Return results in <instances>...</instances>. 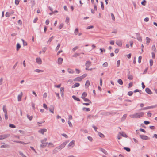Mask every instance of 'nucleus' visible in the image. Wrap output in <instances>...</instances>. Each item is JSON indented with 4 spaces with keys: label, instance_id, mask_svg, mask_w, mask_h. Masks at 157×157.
Instances as JSON below:
<instances>
[{
    "label": "nucleus",
    "instance_id": "obj_19",
    "mask_svg": "<svg viewBox=\"0 0 157 157\" xmlns=\"http://www.w3.org/2000/svg\"><path fill=\"white\" fill-rule=\"evenodd\" d=\"M100 150L102 152L104 153L105 155H108V153L105 149L102 148H100Z\"/></svg>",
    "mask_w": 157,
    "mask_h": 157
},
{
    "label": "nucleus",
    "instance_id": "obj_16",
    "mask_svg": "<svg viewBox=\"0 0 157 157\" xmlns=\"http://www.w3.org/2000/svg\"><path fill=\"white\" fill-rule=\"evenodd\" d=\"M87 96V94L86 92H84L82 93L81 96V98L83 99H84Z\"/></svg>",
    "mask_w": 157,
    "mask_h": 157
},
{
    "label": "nucleus",
    "instance_id": "obj_4",
    "mask_svg": "<svg viewBox=\"0 0 157 157\" xmlns=\"http://www.w3.org/2000/svg\"><path fill=\"white\" fill-rule=\"evenodd\" d=\"M140 137L142 139L144 140H147L149 139V137L146 135H140Z\"/></svg>",
    "mask_w": 157,
    "mask_h": 157
},
{
    "label": "nucleus",
    "instance_id": "obj_24",
    "mask_svg": "<svg viewBox=\"0 0 157 157\" xmlns=\"http://www.w3.org/2000/svg\"><path fill=\"white\" fill-rule=\"evenodd\" d=\"M82 110L83 111L88 112L90 111V108H88L84 107L82 108Z\"/></svg>",
    "mask_w": 157,
    "mask_h": 157
},
{
    "label": "nucleus",
    "instance_id": "obj_9",
    "mask_svg": "<svg viewBox=\"0 0 157 157\" xmlns=\"http://www.w3.org/2000/svg\"><path fill=\"white\" fill-rule=\"evenodd\" d=\"M36 63L39 64H40L42 63V60L40 58H37L36 59Z\"/></svg>",
    "mask_w": 157,
    "mask_h": 157
},
{
    "label": "nucleus",
    "instance_id": "obj_60",
    "mask_svg": "<svg viewBox=\"0 0 157 157\" xmlns=\"http://www.w3.org/2000/svg\"><path fill=\"white\" fill-rule=\"evenodd\" d=\"M100 50L101 51V53H103V51L105 52V49L103 48H100Z\"/></svg>",
    "mask_w": 157,
    "mask_h": 157
},
{
    "label": "nucleus",
    "instance_id": "obj_41",
    "mask_svg": "<svg viewBox=\"0 0 157 157\" xmlns=\"http://www.w3.org/2000/svg\"><path fill=\"white\" fill-rule=\"evenodd\" d=\"M21 0H15V3L16 5H17L19 4V2Z\"/></svg>",
    "mask_w": 157,
    "mask_h": 157
},
{
    "label": "nucleus",
    "instance_id": "obj_42",
    "mask_svg": "<svg viewBox=\"0 0 157 157\" xmlns=\"http://www.w3.org/2000/svg\"><path fill=\"white\" fill-rule=\"evenodd\" d=\"M146 1L145 0H143L141 2V4L143 6H145L146 4Z\"/></svg>",
    "mask_w": 157,
    "mask_h": 157
},
{
    "label": "nucleus",
    "instance_id": "obj_29",
    "mask_svg": "<svg viewBox=\"0 0 157 157\" xmlns=\"http://www.w3.org/2000/svg\"><path fill=\"white\" fill-rule=\"evenodd\" d=\"M124 149L126 150L127 152H129L130 151L131 149L129 148L124 147Z\"/></svg>",
    "mask_w": 157,
    "mask_h": 157
},
{
    "label": "nucleus",
    "instance_id": "obj_53",
    "mask_svg": "<svg viewBox=\"0 0 157 157\" xmlns=\"http://www.w3.org/2000/svg\"><path fill=\"white\" fill-rule=\"evenodd\" d=\"M152 50L154 51H156V49L155 45H153L152 47Z\"/></svg>",
    "mask_w": 157,
    "mask_h": 157
},
{
    "label": "nucleus",
    "instance_id": "obj_50",
    "mask_svg": "<svg viewBox=\"0 0 157 157\" xmlns=\"http://www.w3.org/2000/svg\"><path fill=\"white\" fill-rule=\"evenodd\" d=\"M142 56H139L138 57V63H141V59H142Z\"/></svg>",
    "mask_w": 157,
    "mask_h": 157
},
{
    "label": "nucleus",
    "instance_id": "obj_2",
    "mask_svg": "<svg viewBox=\"0 0 157 157\" xmlns=\"http://www.w3.org/2000/svg\"><path fill=\"white\" fill-rule=\"evenodd\" d=\"M10 136V134H4L3 135H0V140L4 139Z\"/></svg>",
    "mask_w": 157,
    "mask_h": 157
},
{
    "label": "nucleus",
    "instance_id": "obj_62",
    "mask_svg": "<svg viewBox=\"0 0 157 157\" xmlns=\"http://www.w3.org/2000/svg\"><path fill=\"white\" fill-rule=\"evenodd\" d=\"M19 153L20 155H21V156H22L23 157H26V156L24 155L23 153L21 151H20L19 152Z\"/></svg>",
    "mask_w": 157,
    "mask_h": 157
},
{
    "label": "nucleus",
    "instance_id": "obj_33",
    "mask_svg": "<svg viewBox=\"0 0 157 157\" xmlns=\"http://www.w3.org/2000/svg\"><path fill=\"white\" fill-rule=\"evenodd\" d=\"M43 70H41L38 69H36L34 70V71L38 72V73H40V72H43Z\"/></svg>",
    "mask_w": 157,
    "mask_h": 157
},
{
    "label": "nucleus",
    "instance_id": "obj_17",
    "mask_svg": "<svg viewBox=\"0 0 157 157\" xmlns=\"http://www.w3.org/2000/svg\"><path fill=\"white\" fill-rule=\"evenodd\" d=\"M91 65V62L90 61H87L86 62L85 65L87 67H88Z\"/></svg>",
    "mask_w": 157,
    "mask_h": 157
},
{
    "label": "nucleus",
    "instance_id": "obj_31",
    "mask_svg": "<svg viewBox=\"0 0 157 157\" xmlns=\"http://www.w3.org/2000/svg\"><path fill=\"white\" fill-rule=\"evenodd\" d=\"M83 99L84 100V101H85L89 102L90 103H92V102H91V101L89 99H88L87 98H85L84 99Z\"/></svg>",
    "mask_w": 157,
    "mask_h": 157
},
{
    "label": "nucleus",
    "instance_id": "obj_12",
    "mask_svg": "<svg viewBox=\"0 0 157 157\" xmlns=\"http://www.w3.org/2000/svg\"><path fill=\"white\" fill-rule=\"evenodd\" d=\"M10 146L8 144H4L1 145L0 147V148H10Z\"/></svg>",
    "mask_w": 157,
    "mask_h": 157
},
{
    "label": "nucleus",
    "instance_id": "obj_3",
    "mask_svg": "<svg viewBox=\"0 0 157 157\" xmlns=\"http://www.w3.org/2000/svg\"><path fill=\"white\" fill-rule=\"evenodd\" d=\"M62 149L59 147V146H58L56 147L53 151V154H55L59 151H60Z\"/></svg>",
    "mask_w": 157,
    "mask_h": 157
},
{
    "label": "nucleus",
    "instance_id": "obj_22",
    "mask_svg": "<svg viewBox=\"0 0 157 157\" xmlns=\"http://www.w3.org/2000/svg\"><path fill=\"white\" fill-rule=\"evenodd\" d=\"M90 84V81L89 80H87L85 84V86L86 87H88L89 86Z\"/></svg>",
    "mask_w": 157,
    "mask_h": 157
},
{
    "label": "nucleus",
    "instance_id": "obj_56",
    "mask_svg": "<svg viewBox=\"0 0 157 157\" xmlns=\"http://www.w3.org/2000/svg\"><path fill=\"white\" fill-rule=\"evenodd\" d=\"M116 44L117 45H118L119 46H121L122 45L121 43L119 42H116Z\"/></svg>",
    "mask_w": 157,
    "mask_h": 157
},
{
    "label": "nucleus",
    "instance_id": "obj_43",
    "mask_svg": "<svg viewBox=\"0 0 157 157\" xmlns=\"http://www.w3.org/2000/svg\"><path fill=\"white\" fill-rule=\"evenodd\" d=\"M64 24L63 23H61L60 24L59 26V29H61L63 26Z\"/></svg>",
    "mask_w": 157,
    "mask_h": 157
},
{
    "label": "nucleus",
    "instance_id": "obj_14",
    "mask_svg": "<svg viewBox=\"0 0 157 157\" xmlns=\"http://www.w3.org/2000/svg\"><path fill=\"white\" fill-rule=\"evenodd\" d=\"M87 76V74L86 73L84 74L83 75L81 76L78 77L76 78H83L86 77Z\"/></svg>",
    "mask_w": 157,
    "mask_h": 157
},
{
    "label": "nucleus",
    "instance_id": "obj_32",
    "mask_svg": "<svg viewBox=\"0 0 157 157\" xmlns=\"http://www.w3.org/2000/svg\"><path fill=\"white\" fill-rule=\"evenodd\" d=\"M68 72L72 74V73H73L74 72V71L73 70H72L70 69H68Z\"/></svg>",
    "mask_w": 157,
    "mask_h": 157
},
{
    "label": "nucleus",
    "instance_id": "obj_57",
    "mask_svg": "<svg viewBox=\"0 0 157 157\" xmlns=\"http://www.w3.org/2000/svg\"><path fill=\"white\" fill-rule=\"evenodd\" d=\"M144 123L146 125H148L150 123V122L148 121H144Z\"/></svg>",
    "mask_w": 157,
    "mask_h": 157
},
{
    "label": "nucleus",
    "instance_id": "obj_49",
    "mask_svg": "<svg viewBox=\"0 0 157 157\" xmlns=\"http://www.w3.org/2000/svg\"><path fill=\"white\" fill-rule=\"evenodd\" d=\"M64 91V87H62L60 88V93H63Z\"/></svg>",
    "mask_w": 157,
    "mask_h": 157
},
{
    "label": "nucleus",
    "instance_id": "obj_45",
    "mask_svg": "<svg viewBox=\"0 0 157 157\" xmlns=\"http://www.w3.org/2000/svg\"><path fill=\"white\" fill-rule=\"evenodd\" d=\"M9 126L10 127H11V128H16V126L15 125H14L13 124H9Z\"/></svg>",
    "mask_w": 157,
    "mask_h": 157
},
{
    "label": "nucleus",
    "instance_id": "obj_44",
    "mask_svg": "<svg viewBox=\"0 0 157 157\" xmlns=\"http://www.w3.org/2000/svg\"><path fill=\"white\" fill-rule=\"evenodd\" d=\"M75 34L77 35L78 33V29L77 28H76L75 30V31L74 32Z\"/></svg>",
    "mask_w": 157,
    "mask_h": 157
},
{
    "label": "nucleus",
    "instance_id": "obj_64",
    "mask_svg": "<svg viewBox=\"0 0 157 157\" xmlns=\"http://www.w3.org/2000/svg\"><path fill=\"white\" fill-rule=\"evenodd\" d=\"M78 47L76 46L74 48L72 49V51H75L76 49H78Z\"/></svg>",
    "mask_w": 157,
    "mask_h": 157
},
{
    "label": "nucleus",
    "instance_id": "obj_48",
    "mask_svg": "<svg viewBox=\"0 0 157 157\" xmlns=\"http://www.w3.org/2000/svg\"><path fill=\"white\" fill-rule=\"evenodd\" d=\"M10 15V13L8 12H7L5 14V16L6 17H9Z\"/></svg>",
    "mask_w": 157,
    "mask_h": 157
},
{
    "label": "nucleus",
    "instance_id": "obj_13",
    "mask_svg": "<svg viewBox=\"0 0 157 157\" xmlns=\"http://www.w3.org/2000/svg\"><path fill=\"white\" fill-rule=\"evenodd\" d=\"M67 144V142H63L59 146V147H60L61 149L63 148Z\"/></svg>",
    "mask_w": 157,
    "mask_h": 157
},
{
    "label": "nucleus",
    "instance_id": "obj_38",
    "mask_svg": "<svg viewBox=\"0 0 157 157\" xmlns=\"http://www.w3.org/2000/svg\"><path fill=\"white\" fill-rule=\"evenodd\" d=\"M27 117L30 121H31L33 118L32 116H29L28 114L27 115Z\"/></svg>",
    "mask_w": 157,
    "mask_h": 157
},
{
    "label": "nucleus",
    "instance_id": "obj_26",
    "mask_svg": "<svg viewBox=\"0 0 157 157\" xmlns=\"http://www.w3.org/2000/svg\"><path fill=\"white\" fill-rule=\"evenodd\" d=\"M126 117H127V114H124L122 117L121 119V121H124L126 118Z\"/></svg>",
    "mask_w": 157,
    "mask_h": 157
},
{
    "label": "nucleus",
    "instance_id": "obj_10",
    "mask_svg": "<svg viewBox=\"0 0 157 157\" xmlns=\"http://www.w3.org/2000/svg\"><path fill=\"white\" fill-rule=\"evenodd\" d=\"M145 91L146 93L149 94H152V92H151V90L148 88H146Z\"/></svg>",
    "mask_w": 157,
    "mask_h": 157
},
{
    "label": "nucleus",
    "instance_id": "obj_8",
    "mask_svg": "<svg viewBox=\"0 0 157 157\" xmlns=\"http://www.w3.org/2000/svg\"><path fill=\"white\" fill-rule=\"evenodd\" d=\"M47 131V129L45 128L42 129L38 131V132L43 135L44 133Z\"/></svg>",
    "mask_w": 157,
    "mask_h": 157
},
{
    "label": "nucleus",
    "instance_id": "obj_35",
    "mask_svg": "<svg viewBox=\"0 0 157 157\" xmlns=\"http://www.w3.org/2000/svg\"><path fill=\"white\" fill-rule=\"evenodd\" d=\"M22 97V95H19L18 96V101H21V98Z\"/></svg>",
    "mask_w": 157,
    "mask_h": 157
},
{
    "label": "nucleus",
    "instance_id": "obj_37",
    "mask_svg": "<svg viewBox=\"0 0 157 157\" xmlns=\"http://www.w3.org/2000/svg\"><path fill=\"white\" fill-rule=\"evenodd\" d=\"M3 112L5 113H7L6 109V108H5V106L4 105L3 106Z\"/></svg>",
    "mask_w": 157,
    "mask_h": 157
},
{
    "label": "nucleus",
    "instance_id": "obj_34",
    "mask_svg": "<svg viewBox=\"0 0 157 157\" xmlns=\"http://www.w3.org/2000/svg\"><path fill=\"white\" fill-rule=\"evenodd\" d=\"M80 53H76L73 55V57H76L80 55Z\"/></svg>",
    "mask_w": 157,
    "mask_h": 157
},
{
    "label": "nucleus",
    "instance_id": "obj_1",
    "mask_svg": "<svg viewBox=\"0 0 157 157\" xmlns=\"http://www.w3.org/2000/svg\"><path fill=\"white\" fill-rule=\"evenodd\" d=\"M144 114V112H140L136 113L133 114H131L129 117L133 118H139L143 117Z\"/></svg>",
    "mask_w": 157,
    "mask_h": 157
},
{
    "label": "nucleus",
    "instance_id": "obj_46",
    "mask_svg": "<svg viewBox=\"0 0 157 157\" xmlns=\"http://www.w3.org/2000/svg\"><path fill=\"white\" fill-rule=\"evenodd\" d=\"M111 15L112 20L113 21H115V18L113 14V13H111Z\"/></svg>",
    "mask_w": 157,
    "mask_h": 157
},
{
    "label": "nucleus",
    "instance_id": "obj_6",
    "mask_svg": "<svg viewBox=\"0 0 157 157\" xmlns=\"http://www.w3.org/2000/svg\"><path fill=\"white\" fill-rule=\"evenodd\" d=\"M75 141L74 140L72 141L68 144V147H69L71 146H72V147H73L75 145Z\"/></svg>",
    "mask_w": 157,
    "mask_h": 157
},
{
    "label": "nucleus",
    "instance_id": "obj_27",
    "mask_svg": "<svg viewBox=\"0 0 157 157\" xmlns=\"http://www.w3.org/2000/svg\"><path fill=\"white\" fill-rule=\"evenodd\" d=\"M60 45H61V44H60V43L58 44L57 46H56V48L55 49L56 51H57L59 49L60 46Z\"/></svg>",
    "mask_w": 157,
    "mask_h": 157
},
{
    "label": "nucleus",
    "instance_id": "obj_7",
    "mask_svg": "<svg viewBox=\"0 0 157 157\" xmlns=\"http://www.w3.org/2000/svg\"><path fill=\"white\" fill-rule=\"evenodd\" d=\"M136 37L137 40L140 41H142V37L140 36V34L137 33H136Z\"/></svg>",
    "mask_w": 157,
    "mask_h": 157
},
{
    "label": "nucleus",
    "instance_id": "obj_58",
    "mask_svg": "<svg viewBox=\"0 0 157 157\" xmlns=\"http://www.w3.org/2000/svg\"><path fill=\"white\" fill-rule=\"evenodd\" d=\"M133 94V92L132 91H129L128 92V94L129 96H132Z\"/></svg>",
    "mask_w": 157,
    "mask_h": 157
},
{
    "label": "nucleus",
    "instance_id": "obj_54",
    "mask_svg": "<svg viewBox=\"0 0 157 157\" xmlns=\"http://www.w3.org/2000/svg\"><path fill=\"white\" fill-rule=\"evenodd\" d=\"M101 9L102 10H103L104 8L103 3L102 2H101Z\"/></svg>",
    "mask_w": 157,
    "mask_h": 157
},
{
    "label": "nucleus",
    "instance_id": "obj_40",
    "mask_svg": "<svg viewBox=\"0 0 157 157\" xmlns=\"http://www.w3.org/2000/svg\"><path fill=\"white\" fill-rule=\"evenodd\" d=\"M108 66V63L107 62H105L103 64V67H106Z\"/></svg>",
    "mask_w": 157,
    "mask_h": 157
},
{
    "label": "nucleus",
    "instance_id": "obj_61",
    "mask_svg": "<svg viewBox=\"0 0 157 157\" xmlns=\"http://www.w3.org/2000/svg\"><path fill=\"white\" fill-rule=\"evenodd\" d=\"M105 115L107 116H109L111 115V112H108L105 113Z\"/></svg>",
    "mask_w": 157,
    "mask_h": 157
},
{
    "label": "nucleus",
    "instance_id": "obj_39",
    "mask_svg": "<svg viewBox=\"0 0 157 157\" xmlns=\"http://www.w3.org/2000/svg\"><path fill=\"white\" fill-rule=\"evenodd\" d=\"M157 106V105H155L153 106H147V109H151V108H153L156 107Z\"/></svg>",
    "mask_w": 157,
    "mask_h": 157
},
{
    "label": "nucleus",
    "instance_id": "obj_63",
    "mask_svg": "<svg viewBox=\"0 0 157 157\" xmlns=\"http://www.w3.org/2000/svg\"><path fill=\"white\" fill-rule=\"evenodd\" d=\"M151 54H152V58L153 59H155V54L153 52H152L151 53Z\"/></svg>",
    "mask_w": 157,
    "mask_h": 157
},
{
    "label": "nucleus",
    "instance_id": "obj_18",
    "mask_svg": "<svg viewBox=\"0 0 157 157\" xmlns=\"http://www.w3.org/2000/svg\"><path fill=\"white\" fill-rule=\"evenodd\" d=\"M119 133L123 137H126V138L127 137H128L127 135L124 132H120Z\"/></svg>",
    "mask_w": 157,
    "mask_h": 157
},
{
    "label": "nucleus",
    "instance_id": "obj_28",
    "mask_svg": "<svg viewBox=\"0 0 157 157\" xmlns=\"http://www.w3.org/2000/svg\"><path fill=\"white\" fill-rule=\"evenodd\" d=\"M117 82L121 85H122L123 84V82L121 79H118L117 81Z\"/></svg>",
    "mask_w": 157,
    "mask_h": 157
},
{
    "label": "nucleus",
    "instance_id": "obj_25",
    "mask_svg": "<svg viewBox=\"0 0 157 157\" xmlns=\"http://www.w3.org/2000/svg\"><path fill=\"white\" fill-rule=\"evenodd\" d=\"M54 38V36H52L51 37H50L49 39L48 40V41L47 43L48 44V43H49V44H50V42H51V41Z\"/></svg>",
    "mask_w": 157,
    "mask_h": 157
},
{
    "label": "nucleus",
    "instance_id": "obj_30",
    "mask_svg": "<svg viewBox=\"0 0 157 157\" xmlns=\"http://www.w3.org/2000/svg\"><path fill=\"white\" fill-rule=\"evenodd\" d=\"M98 134L99 136L101 138H103L105 137V136L101 132H98Z\"/></svg>",
    "mask_w": 157,
    "mask_h": 157
},
{
    "label": "nucleus",
    "instance_id": "obj_5",
    "mask_svg": "<svg viewBox=\"0 0 157 157\" xmlns=\"http://www.w3.org/2000/svg\"><path fill=\"white\" fill-rule=\"evenodd\" d=\"M41 142L42 143V144L40 145V147L42 148L45 147L46 146L48 143H46L45 142H42V141H41Z\"/></svg>",
    "mask_w": 157,
    "mask_h": 157
},
{
    "label": "nucleus",
    "instance_id": "obj_59",
    "mask_svg": "<svg viewBox=\"0 0 157 157\" xmlns=\"http://www.w3.org/2000/svg\"><path fill=\"white\" fill-rule=\"evenodd\" d=\"M61 135L62 136H64L66 138H68V136L65 134H64V133L61 134Z\"/></svg>",
    "mask_w": 157,
    "mask_h": 157
},
{
    "label": "nucleus",
    "instance_id": "obj_51",
    "mask_svg": "<svg viewBox=\"0 0 157 157\" xmlns=\"http://www.w3.org/2000/svg\"><path fill=\"white\" fill-rule=\"evenodd\" d=\"M153 63V60L152 59L150 60V66H152Z\"/></svg>",
    "mask_w": 157,
    "mask_h": 157
},
{
    "label": "nucleus",
    "instance_id": "obj_20",
    "mask_svg": "<svg viewBox=\"0 0 157 157\" xmlns=\"http://www.w3.org/2000/svg\"><path fill=\"white\" fill-rule=\"evenodd\" d=\"M80 84L78 83H75L72 86V88H75L78 87L79 86Z\"/></svg>",
    "mask_w": 157,
    "mask_h": 157
},
{
    "label": "nucleus",
    "instance_id": "obj_36",
    "mask_svg": "<svg viewBox=\"0 0 157 157\" xmlns=\"http://www.w3.org/2000/svg\"><path fill=\"white\" fill-rule=\"evenodd\" d=\"M146 39L147 43L149 44L151 40L148 37H146Z\"/></svg>",
    "mask_w": 157,
    "mask_h": 157
},
{
    "label": "nucleus",
    "instance_id": "obj_52",
    "mask_svg": "<svg viewBox=\"0 0 157 157\" xmlns=\"http://www.w3.org/2000/svg\"><path fill=\"white\" fill-rule=\"evenodd\" d=\"M69 18L68 17H67L66 18V20H65V22L67 23H68L69 22Z\"/></svg>",
    "mask_w": 157,
    "mask_h": 157
},
{
    "label": "nucleus",
    "instance_id": "obj_15",
    "mask_svg": "<svg viewBox=\"0 0 157 157\" xmlns=\"http://www.w3.org/2000/svg\"><path fill=\"white\" fill-rule=\"evenodd\" d=\"M63 59L62 58L59 57V58L58 59V63L59 64H61L63 62Z\"/></svg>",
    "mask_w": 157,
    "mask_h": 157
},
{
    "label": "nucleus",
    "instance_id": "obj_47",
    "mask_svg": "<svg viewBox=\"0 0 157 157\" xmlns=\"http://www.w3.org/2000/svg\"><path fill=\"white\" fill-rule=\"evenodd\" d=\"M87 138L90 141L92 142L93 140L92 138L90 136H89L87 137Z\"/></svg>",
    "mask_w": 157,
    "mask_h": 157
},
{
    "label": "nucleus",
    "instance_id": "obj_11",
    "mask_svg": "<svg viewBox=\"0 0 157 157\" xmlns=\"http://www.w3.org/2000/svg\"><path fill=\"white\" fill-rule=\"evenodd\" d=\"M49 111L52 113H54V107L53 105H51L50 106V107L49 108Z\"/></svg>",
    "mask_w": 157,
    "mask_h": 157
},
{
    "label": "nucleus",
    "instance_id": "obj_23",
    "mask_svg": "<svg viewBox=\"0 0 157 157\" xmlns=\"http://www.w3.org/2000/svg\"><path fill=\"white\" fill-rule=\"evenodd\" d=\"M21 47V46L20 44L19 43H17L16 45V50L17 51L19 50L20 48Z\"/></svg>",
    "mask_w": 157,
    "mask_h": 157
},
{
    "label": "nucleus",
    "instance_id": "obj_55",
    "mask_svg": "<svg viewBox=\"0 0 157 157\" xmlns=\"http://www.w3.org/2000/svg\"><path fill=\"white\" fill-rule=\"evenodd\" d=\"M133 84L132 82H130L129 84V86L128 87V88H130L133 86Z\"/></svg>",
    "mask_w": 157,
    "mask_h": 157
},
{
    "label": "nucleus",
    "instance_id": "obj_21",
    "mask_svg": "<svg viewBox=\"0 0 157 157\" xmlns=\"http://www.w3.org/2000/svg\"><path fill=\"white\" fill-rule=\"evenodd\" d=\"M72 97L75 100H76L78 101H80V100L79 99V98L77 97L75 95L72 96Z\"/></svg>",
    "mask_w": 157,
    "mask_h": 157
}]
</instances>
